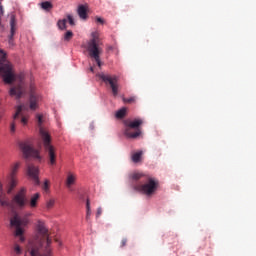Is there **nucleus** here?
I'll list each match as a JSON object with an SVG mask.
<instances>
[{
  "instance_id": "nucleus-1",
  "label": "nucleus",
  "mask_w": 256,
  "mask_h": 256,
  "mask_svg": "<svg viewBox=\"0 0 256 256\" xmlns=\"http://www.w3.org/2000/svg\"><path fill=\"white\" fill-rule=\"evenodd\" d=\"M0 75L3 77L4 83L7 85H11L14 81H18V85L13 86L10 88L9 95L11 97H16V99H21L25 93H27V85H25V82L23 80L25 79V76L23 74L15 75V72L13 71V64L7 62L6 64H3L0 66Z\"/></svg>"
},
{
  "instance_id": "nucleus-31",
  "label": "nucleus",
  "mask_w": 256,
  "mask_h": 256,
  "mask_svg": "<svg viewBox=\"0 0 256 256\" xmlns=\"http://www.w3.org/2000/svg\"><path fill=\"white\" fill-rule=\"evenodd\" d=\"M6 54L3 50H0V62L3 63L5 61Z\"/></svg>"
},
{
  "instance_id": "nucleus-18",
  "label": "nucleus",
  "mask_w": 256,
  "mask_h": 256,
  "mask_svg": "<svg viewBox=\"0 0 256 256\" xmlns=\"http://www.w3.org/2000/svg\"><path fill=\"white\" fill-rule=\"evenodd\" d=\"M39 197H41V195L39 193H36L31 197L30 207H32V208L37 207V201H39Z\"/></svg>"
},
{
  "instance_id": "nucleus-8",
  "label": "nucleus",
  "mask_w": 256,
  "mask_h": 256,
  "mask_svg": "<svg viewBox=\"0 0 256 256\" xmlns=\"http://www.w3.org/2000/svg\"><path fill=\"white\" fill-rule=\"evenodd\" d=\"M20 149H22L23 155L27 157H34V159H41L39 155V150L33 147V144L30 142H22L20 143Z\"/></svg>"
},
{
  "instance_id": "nucleus-35",
  "label": "nucleus",
  "mask_w": 256,
  "mask_h": 256,
  "mask_svg": "<svg viewBox=\"0 0 256 256\" xmlns=\"http://www.w3.org/2000/svg\"><path fill=\"white\" fill-rule=\"evenodd\" d=\"M1 17H3V6H1L0 3V27H3V24H1Z\"/></svg>"
},
{
  "instance_id": "nucleus-34",
  "label": "nucleus",
  "mask_w": 256,
  "mask_h": 256,
  "mask_svg": "<svg viewBox=\"0 0 256 256\" xmlns=\"http://www.w3.org/2000/svg\"><path fill=\"white\" fill-rule=\"evenodd\" d=\"M127 245V238H123L120 243V247H126Z\"/></svg>"
},
{
  "instance_id": "nucleus-26",
  "label": "nucleus",
  "mask_w": 256,
  "mask_h": 256,
  "mask_svg": "<svg viewBox=\"0 0 256 256\" xmlns=\"http://www.w3.org/2000/svg\"><path fill=\"white\" fill-rule=\"evenodd\" d=\"M13 249L16 255H21L23 253V249H21V246H19V244H14Z\"/></svg>"
},
{
  "instance_id": "nucleus-27",
  "label": "nucleus",
  "mask_w": 256,
  "mask_h": 256,
  "mask_svg": "<svg viewBox=\"0 0 256 256\" xmlns=\"http://www.w3.org/2000/svg\"><path fill=\"white\" fill-rule=\"evenodd\" d=\"M137 101V97L135 96H131L130 98H123V102L124 103H135Z\"/></svg>"
},
{
  "instance_id": "nucleus-16",
  "label": "nucleus",
  "mask_w": 256,
  "mask_h": 256,
  "mask_svg": "<svg viewBox=\"0 0 256 256\" xmlns=\"http://www.w3.org/2000/svg\"><path fill=\"white\" fill-rule=\"evenodd\" d=\"M21 167V162H16L11 167L10 177H17V173L19 172V168Z\"/></svg>"
},
{
  "instance_id": "nucleus-33",
  "label": "nucleus",
  "mask_w": 256,
  "mask_h": 256,
  "mask_svg": "<svg viewBox=\"0 0 256 256\" xmlns=\"http://www.w3.org/2000/svg\"><path fill=\"white\" fill-rule=\"evenodd\" d=\"M102 213H103V209L99 207L96 212V217H101Z\"/></svg>"
},
{
  "instance_id": "nucleus-22",
  "label": "nucleus",
  "mask_w": 256,
  "mask_h": 256,
  "mask_svg": "<svg viewBox=\"0 0 256 256\" xmlns=\"http://www.w3.org/2000/svg\"><path fill=\"white\" fill-rule=\"evenodd\" d=\"M91 219V202L89 199L86 200V221Z\"/></svg>"
},
{
  "instance_id": "nucleus-14",
  "label": "nucleus",
  "mask_w": 256,
  "mask_h": 256,
  "mask_svg": "<svg viewBox=\"0 0 256 256\" xmlns=\"http://www.w3.org/2000/svg\"><path fill=\"white\" fill-rule=\"evenodd\" d=\"M77 182V175L69 172L66 178V187L67 189H71L73 185Z\"/></svg>"
},
{
  "instance_id": "nucleus-10",
  "label": "nucleus",
  "mask_w": 256,
  "mask_h": 256,
  "mask_svg": "<svg viewBox=\"0 0 256 256\" xmlns=\"http://www.w3.org/2000/svg\"><path fill=\"white\" fill-rule=\"evenodd\" d=\"M41 96L39 93L35 92V88L30 86V96H29V107L31 111H36L39 109V102L41 101Z\"/></svg>"
},
{
  "instance_id": "nucleus-17",
  "label": "nucleus",
  "mask_w": 256,
  "mask_h": 256,
  "mask_svg": "<svg viewBox=\"0 0 256 256\" xmlns=\"http://www.w3.org/2000/svg\"><path fill=\"white\" fill-rule=\"evenodd\" d=\"M57 27L60 31H65V29H67V18L58 20Z\"/></svg>"
},
{
  "instance_id": "nucleus-21",
  "label": "nucleus",
  "mask_w": 256,
  "mask_h": 256,
  "mask_svg": "<svg viewBox=\"0 0 256 256\" xmlns=\"http://www.w3.org/2000/svg\"><path fill=\"white\" fill-rule=\"evenodd\" d=\"M141 157H143V151L132 154L133 163H139V161H141Z\"/></svg>"
},
{
  "instance_id": "nucleus-37",
  "label": "nucleus",
  "mask_w": 256,
  "mask_h": 256,
  "mask_svg": "<svg viewBox=\"0 0 256 256\" xmlns=\"http://www.w3.org/2000/svg\"><path fill=\"white\" fill-rule=\"evenodd\" d=\"M96 21H97V23H101V25H103L105 23V20H103V18H101V17H96Z\"/></svg>"
},
{
  "instance_id": "nucleus-5",
  "label": "nucleus",
  "mask_w": 256,
  "mask_h": 256,
  "mask_svg": "<svg viewBox=\"0 0 256 256\" xmlns=\"http://www.w3.org/2000/svg\"><path fill=\"white\" fill-rule=\"evenodd\" d=\"M134 189L147 195V197H151L152 195H155L157 189H159V180L153 177H148L144 184L136 185Z\"/></svg>"
},
{
  "instance_id": "nucleus-9",
  "label": "nucleus",
  "mask_w": 256,
  "mask_h": 256,
  "mask_svg": "<svg viewBox=\"0 0 256 256\" xmlns=\"http://www.w3.org/2000/svg\"><path fill=\"white\" fill-rule=\"evenodd\" d=\"M13 204L23 209L25 205H27V190L25 188H21L20 191L12 199Z\"/></svg>"
},
{
  "instance_id": "nucleus-4",
  "label": "nucleus",
  "mask_w": 256,
  "mask_h": 256,
  "mask_svg": "<svg viewBox=\"0 0 256 256\" xmlns=\"http://www.w3.org/2000/svg\"><path fill=\"white\" fill-rule=\"evenodd\" d=\"M143 124V119H134L125 121L124 135L128 139H137L141 135V125Z\"/></svg>"
},
{
  "instance_id": "nucleus-20",
  "label": "nucleus",
  "mask_w": 256,
  "mask_h": 256,
  "mask_svg": "<svg viewBox=\"0 0 256 256\" xmlns=\"http://www.w3.org/2000/svg\"><path fill=\"white\" fill-rule=\"evenodd\" d=\"M15 187H17V178L15 176H11L8 193H11L15 189Z\"/></svg>"
},
{
  "instance_id": "nucleus-12",
  "label": "nucleus",
  "mask_w": 256,
  "mask_h": 256,
  "mask_svg": "<svg viewBox=\"0 0 256 256\" xmlns=\"http://www.w3.org/2000/svg\"><path fill=\"white\" fill-rule=\"evenodd\" d=\"M27 173L33 179L35 185H39V167L30 164L27 167Z\"/></svg>"
},
{
  "instance_id": "nucleus-29",
  "label": "nucleus",
  "mask_w": 256,
  "mask_h": 256,
  "mask_svg": "<svg viewBox=\"0 0 256 256\" xmlns=\"http://www.w3.org/2000/svg\"><path fill=\"white\" fill-rule=\"evenodd\" d=\"M142 177H143L142 173H134V174H132V179L134 181H139V179H141Z\"/></svg>"
},
{
  "instance_id": "nucleus-32",
  "label": "nucleus",
  "mask_w": 256,
  "mask_h": 256,
  "mask_svg": "<svg viewBox=\"0 0 256 256\" xmlns=\"http://www.w3.org/2000/svg\"><path fill=\"white\" fill-rule=\"evenodd\" d=\"M53 205H55V200L51 199L47 202V208L51 209V207H53Z\"/></svg>"
},
{
  "instance_id": "nucleus-24",
  "label": "nucleus",
  "mask_w": 256,
  "mask_h": 256,
  "mask_svg": "<svg viewBox=\"0 0 256 256\" xmlns=\"http://www.w3.org/2000/svg\"><path fill=\"white\" fill-rule=\"evenodd\" d=\"M63 39L64 41H67V42L71 41L73 39V31L71 30L66 31Z\"/></svg>"
},
{
  "instance_id": "nucleus-25",
  "label": "nucleus",
  "mask_w": 256,
  "mask_h": 256,
  "mask_svg": "<svg viewBox=\"0 0 256 256\" xmlns=\"http://www.w3.org/2000/svg\"><path fill=\"white\" fill-rule=\"evenodd\" d=\"M125 113H127V109L122 108L116 112V118L117 119H123L125 117Z\"/></svg>"
},
{
  "instance_id": "nucleus-3",
  "label": "nucleus",
  "mask_w": 256,
  "mask_h": 256,
  "mask_svg": "<svg viewBox=\"0 0 256 256\" xmlns=\"http://www.w3.org/2000/svg\"><path fill=\"white\" fill-rule=\"evenodd\" d=\"M92 39L88 42V53L91 57V59H94L96 61L99 68H101V65L103 63L101 62V55L103 54V43L101 42V39H99V33L93 32Z\"/></svg>"
},
{
  "instance_id": "nucleus-6",
  "label": "nucleus",
  "mask_w": 256,
  "mask_h": 256,
  "mask_svg": "<svg viewBox=\"0 0 256 256\" xmlns=\"http://www.w3.org/2000/svg\"><path fill=\"white\" fill-rule=\"evenodd\" d=\"M98 77L107 87H110L113 97L119 95V76L100 73L98 74Z\"/></svg>"
},
{
  "instance_id": "nucleus-11",
  "label": "nucleus",
  "mask_w": 256,
  "mask_h": 256,
  "mask_svg": "<svg viewBox=\"0 0 256 256\" xmlns=\"http://www.w3.org/2000/svg\"><path fill=\"white\" fill-rule=\"evenodd\" d=\"M23 111H27V106L25 104L17 106L16 113L14 114L13 119H19V117H21V124L27 125L29 118L27 116H25Z\"/></svg>"
},
{
  "instance_id": "nucleus-38",
  "label": "nucleus",
  "mask_w": 256,
  "mask_h": 256,
  "mask_svg": "<svg viewBox=\"0 0 256 256\" xmlns=\"http://www.w3.org/2000/svg\"><path fill=\"white\" fill-rule=\"evenodd\" d=\"M90 71H91V73H93L95 70L93 67H90Z\"/></svg>"
},
{
  "instance_id": "nucleus-7",
  "label": "nucleus",
  "mask_w": 256,
  "mask_h": 256,
  "mask_svg": "<svg viewBox=\"0 0 256 256\" xmlns=\"http://www.w3.org/2000/svg\"><path fill=\"white\" fill-rule=\"evenodd\" d=\"M28 223H29V219H27V217L22 218L19 215H15L10 220V225H12V227H16L15 236L20 237L21 243L25 241V237L23 236V233H24L23 227L27 226Z\"/></svg>"
},
{
  "instance_id": "nucleus-15",
  "label": "nucleus",
  "mask_w": 256,
  "mask_h": 256,
  "mask_svg": "<svg viewBox=\"0 0 256 256\" xmlns=\"http://www.w3.org/2000/svg\"><path fill=\"white\" fill-rule=\"evenodd\" d=\"M77 12L80 19H87V7L85 5H79Z\"/></svg>"
},
{
  "instance_id": "nucleus-23",
  "label": "nucleus",
  "mask_w": 256,
  "mask_h": 256,
  "mask_svg": "<svg viewBox=\"0 0 256 256\" xmlns=\"http://www.w3.org/2000/svg\"><path fill=\"white\" fill-rule=\"evenodd\" d=\"M41 7L44 11H51V9H53V4L49 1H45L41 3Z\"/></svg>"
},
{
  "instance_id": "nucleus-2",
  "label": "nucleus",
  "mask_w": 256,
  "mask_h": 256,
  "mask_svg": "<svg viewBox=\"0 0 256 256\" xmlns=\"http://www.w3.org/2000/svg\"><path fill=\"white\" fill-rule=\"evenodd\" d=\"M38 127L40 137L44 146V150L47 153V157L49 160V165H57V148L51 144V135L49 132H46L41 125H43V115H37Z\"/></svg>"
},
{
  "instance_id": "nucleus-19",
  "label": "nucleus",
  "mask_w": 256,
  "mask_h": 256,
  "mask_svg": "<svg viewBox=\"0 0 256 256\" xmlns=\"http://www.w3.org/2000/svg\"><path fill=\"white\" fill-rule=\"evenodd\" d=\"M0 205L1 207H9V201L5 199V196H3V191L1 190V186H0Z\"/></svg>"
},
{
  "instance_id": "nucleus-30",
  "label": "nucleus",
  "mask_w": 256,
  "mask_h": 256,
  "mask_svg": "<svg viewBox=\"0 0 256 256\" xmlns=\"http://www.w3.org/2000/svg\"><path fill=\"white\" fill-rule=\"evenodd\" d=\"M43 189H44L45 193H49V180H45Z\"/></svg>"
},
{
  "instance_id": "nucleus-13",
  "label": "nucleus",
  "mask_w": 256,
  "mask_h": 256,
  "mask_svg": "<svg viewBox=\"0 0 256 256\" xmlns=\"http://www.w3.org/2000/svg\"><path fill=\"white\" fill-rule=\"evenodd\" d=\"M17 31V20L15 19V15L10 16V36H9V45H13V37H15V33Z\"/></svg>"
},
{
  "instance_id": "nucleus-28",
  "label": "nucleus",
  "mask_w": 256,
  "mask_h": 256,
  "mask_svg": "<svg viewBox=\"0 0 256 256\" xmlns=\"http://www.w3.org/2000/svg\"><path fill=\"white\" fill-rule=\"evenodd\" d=\"M69 23V25H71V27H75V19L73 18V16L71 14L67 15V19H66Z\"/></svg>"
},
{
  "instance_id": "nucleus-36",
  "label": "nucleus",
  "mask_w": 256,
  "mask_h": 256,
  "mask_svg": "<svg viewBox=\"0 0 256 256\" xmlns=\"http://www.w3.org/2000/svg\"><path fill=\"white\" fill-rule=\"evenodd\" d=\"M10 131H11V133H15V122H12L10 124Z\"/></svg>"
}]
</instances>
